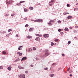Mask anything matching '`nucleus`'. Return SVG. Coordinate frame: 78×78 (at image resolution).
<instances>
[{"label":"nucleus","mask_w":78,"mask_h":78,"mask_svg":"<svg viewBox=\"0 0 78 78\" xmlns=\"http://www.w3.org/2000/svg\"><path fill=\"white\" fill-rule=\"evenodd\" d=\"M35 20V22H43V20H42V19H39Z\"/></svg>","instance_id":"1"},{"label":"nucleus","mask_w":78,"mask_h":78,"mask_svg":"<svg viewBox=\"0 0 78 78\" xmlns=\"http://www.w3.org/2000/svg\"><path fill=\"white\" fill-rule=\"evenodd\" d=\"M35 40L38 41L39 42H40L41 41V40H40V38L39 37H37L35 39Z\"/></svg>","instance_id":"2"},{"label":"nucleus","mask_w":78,"mask_h":78,"mask_svg":"<svg viewBox=\"0 0 78 78\" xmlns=\"http://www.w3.org/2000/svg\"><path fill=\"white\" fill-rule=\"evenodd\" d=\"M49 36V35L48 34H45L44 35V37L45 38H48V37Z\"/></svg>","instance_id":"3"},{"label":"nucleus","mask_w":78,"mask_h":78,"mask_svg":"<svg viewBox=\"0 0 78 78\" xmlns=\"http://www.w3.org/2000/svg\"><path fill=\"white\" fill-rule=\"evenodd\" d=\"M50 55V53H45V55H45H44L43 57L44 58V57H45V56H48V55Z\"/></svg>","instance_id":"4"},{"label":"nucleus","mask_w":78,"mask_h":78,"mask_svg":"<svg viewBox=\"0 0 78 78\" xmlns=\"http://www.w3.org/2000/svg\"><path fill=\"white\" fill-rule=\"evenodd\" d=\"M34 30V28H31L30 29L29 31H33Z\"/></svg>","instance_id":"5"},{"label":"nucleus","mask_w":78,"mask_h":78,"mask_svg":"<svg viewBox=\"0 0 78 78\" xmlns=\"http://www.w3.org/2000/svg\"><path fill=\"white\" fill-rule=\"evenodd\" d=\"M7 69L9 71L11 70V66H8Z\"/></svg>","instance_id":"6"},{"label":"nucleus","mask_w":78,"mask_h":78,"mask_svg":"<svg viewBox=\"0 0 78 78\" xmlns=\"http://www.w3.org/2000/svg\"><path fill=\"white\" fill-rule=\"evenodd\" d=\"M26 59H27V57H24L22 59L21 61H25Z\"/></svg>","instance_id":"7"},{"label":"nucleus","mask_w":78,"mask_h":78,"mask_svg":"<svg viewBox=\"0 0 78 78\" xmlns=\"http://www.w3.org/2000/svg\"><path fill=\"white\" fill-rule=\"evenodd\" d=\"M32 37L31 36L28 35L27 36V39H31V38H32Z\"/></svg>","instance_id":"8"},{"label":"nucleus","mask_w":78,"mask_h":78,"mask_svg":"<svg viewBox=\"0 0 78 78\" xmlns=\"http://www.w3.org/2000/svg\"><path fill=\"white\" fill-rule=\"evenodd\" d=\"M67 18L68 19H72V17L71 16H69L67 17Z\"/></svg>","instance_id":"9"},{"label":"nucleus","mask_w":78,"mask_h":78,"mask_svg":"<svg viewBox=\"0 0 78 78\" xmlns=\"http://www.w3.org/2000/svg\"><path fill=\"white\" fill-rule=\"evenodd\" d=\"M48 25H49V26H51V25H52V23H51L49 22L48 23Z\"/></svg>","instance_id":"10"},{"label":"nucleus","mask_w":78,"mask_h":78,"mask_svg":"<svg viewBox=\"0 0 78 78\" xmlns=\"http://www.w3.org/2000/svg\"><path fill=\"white\" fill-rule=\"evenodd\" d=\"M2 53L3 55H6V52L5 51H3L2 52Z\"/></svg>","instance_id":"11"},{"label":"nucleus","mask_w":78,"mask_h":78,"mask_svg":"<svg viewBox=\"0 0 78 78\" xmlns=\"http://www.w3.org/2000/svg\"><path fill=\"white\" fill-rule=\"evenodd\" d=\"M54 0H51L50 2H49V3H53L55 2Z\"/></svg>","instance_id":"12"},{"label":"nucleus","mask_w":78,"mask_h":78,"mask_svg":"<svg viewBox=\"0 0 78 78\" xmlns=\"http://www.w3.org/2000/svg\"><path fill=\"white\" fill-rule=\"evenodd\" d=\"M18 68H19V69H24V68L23 67H22L20 66H18Z\"/></svg>","instance_id":"13"},{"label":"nucleus","mask_w":78,"mask_h":78,"mask_svg":"<svg viewBox=\"0 0 78 78\" xmlns=\"http://www.w3.org/2000/svg\"><path fill=\"white\" fill-rule=\"evenodd\" d=\"M65 31H69V29L68 28H67L66 27L65 28Z\"/></svg>","instance_id":"14"},{"label":"nucleus","mask_w":78,"mask_h":78,"mask_svg":"<svg viewBox=\"0 0 78 78\" xmlns=\"http://www.w3.org/2000/svg\"><path fill=\"white\" fill-rule=\"evenodd\" d=\"M29 9H31V10H33V9L34 8H33V7H30L29 8Z\"/></svg>","instance_id":"15"},{"label":"nucleus","mask_w":78,"mask_h":78,"mask_svg":"<svg viewBox=\"0 0 78 78\" xmlns=\"http://www.w3.org/2000/svg\"><path fill=\"white\" fill-rule=\"evenodd\" d=\"M59 39H55L54 40V41H55V42H58L59 41Z\"/></svg>","instance_id":"16"},{"label":"nucleus","mask_w":78,"mask_h":78,"mask_svg":"<svg viewBox=\"0 0 78 78\" xmlns=\"http://www.w3.org/2000/svg\"><path fill=\"white\" fill-rule=\"evenodd\" d=\"M12 2H11L10 1H9L8 4H10V5H11V4H12Z\"/></svg>","instance_id":"17"},{"label":"nucleus","mask_w":78,"mask_h":78,"mask_svg":"<svg viewBox=\"0 0 78 78\" xmlns=\"http://www.w3.org/2000/svg\"><path fill=\"white\" fill-rule=\"evenodd\" d=\"M53 76H54V74H51L50 75V76H51V77H52Z\"/></svg>","instance_id":"18"},{"label":"nucleus","mask_w":78,"mask_h":78,"mask_svg":"<svg viewBox=\"0 0 78 78\" xmlns=\"http://www.w3.org/2000/svg\"><path fill=\"white\" fill-rule=\"evenodd\" d=\"M69 14V13H66V12H64V13H63V14L64 15H66V14Z\"/></svg>","instance_id":"19"},{"label":"nucleus","mask_w":78,"mask_h":78,"mask_svg":"<svg viewBox=\"0 0 78 78\" xmlns=\"http://www.w3.org/2000/svg\"><path fill=\"white\" fill-rule=\"evenodd\" d=\"M12 29H9L8 30V32H10V31H12Z\"/></svg>","instance_id":"20"},{"label":"nucleus","mask_w":78,"mask_h":78,"mask_svg":"<svg viewBox=\"0 0 78 78\" xmlns=\"http://www.w3.org/2000/svg\"><path fill=\"white\" fill-rule=\"evenodd\" d=\"M58 23H61V21H60V20H59L58 21Z\"/></svg>","instance_id":"21"},{"label":"nucleus","mask_w":78,"mask_h":78,"mask_svg":"<svg viewBox=\"0 0 78 78\" xmlns=\"http://www.w3.org/2000/svg\"><path fill=\"white\" fill-rule=\"evenodd\" d=\"M28 51H31V48H29L28 49Z\"/></svg>","instance_id":"22"},{"label":"nucleus","mask_w":78,"mask_h":78,"mask_svg":"<svg viewBox=\"0 0 78 78\" xmlns=\"http://www.w3.org/2000/svg\"><path fill=\"white\" fill-rule=\"evenodd\" d=\"M73 72V71H72V70H70L69 72V73H72Z\"/></svg>","instance_id":"23"},{"label":"nucleus","mask_w":78,"mask_h":78,"mask_svg":"<svg viewBox=\"0 0 78 78\" xmlns=\"http://www.w3.org/2000/svg\"><path fill=\"white\" fill-rule=\"evenodd\" d=\"M54 45V43L53 42H51V46H53V45Z\"/></svg>","instance_id":"24"},{"label":"nucleus","mask_w":78,"mask_h":78,"mask_svg":"<svg viewBox=\"0 0 78 78\" xmlns=\"http://www.w3.org/2000/svg\"><path fill=\"white\" fill-rule=\"evenodd\" d=\"M54 22V20H51L49 22H51H51Z\"/></svg>","instance_id":"25"},{"label":"nucleus","mask_w":78,"mask_h":78,"mask_svg":"<svg viewBox=\"0 0 78 78\" xmlns=\"http://www.w3.org/2000/svg\"><path fill=\"white\" fill-rule=\"evenodd\" d=\"M49 50L48 49H46L45 51L46 52H48L49 51Z\"/></svg>","instance_id":"26"},{"label":"nucleus","mask_w":78,"mask_h":78,"mask_svg":"<svg viewBox=\"0 0 78 78\" xmlns=\"http://www.w3.org/2000/svg\"><path fill=\"white\" fill-rule=\"evenodd\" d=\"M24 10L25 12H27V11H28L27 9H24Z\"/></svg>","instance_id":"27"},{"label":"nucleus","mask_w":78,"mask_h":78,"mask_svg":"<svg viewBox=\"0 0 78 78\" xmlns=\"http://www.w3.org/2000/svg\"><path fill=\"white\" fill-rule=\"evenodd\" d=\"M23 78H25V75H23Z\"/></svg>","instance_id":"28"},{"label":"nucleus","mask_w":78,"mask_h":78,"mask_svg":"<svg viewBox=\"0 0 78 78\" xmlns=\"http://www.w3.org/2000/svg\"><path fill=\"white\" fill-rule=\"evenodd\" d=\"M23 76V75H20V76L19 77H20V78H22Z\"/></svg>","instance_id":"29"},{"label":"nucleus","mask_w":78,"mask_h":78,"mask_svg":"<svg viewBox=\"0 0 78 78\" xmlns=\"http://www.w3.org/2000/svg\"><path fill=\"white\" fill-rule=\"evenodd\" d=\"M18 54L19 56H21V55H22V53H20Z\"/></svg>","instance_id":"30"},{"label":"nucleus","mask_w":78,"mask_h":78,"mask_svg":"<svg viewBox=\"0 0 78 78\" xmlns=\"http://www.w3.org/2000/svg\"><path fill=\"white\" fill-rule=\"evenodd\" d=\"M33 49L34 50H36V48H35V47H33Z\"/></svg>","instance_id":"31"},{"label":"nucleus","mask_w":78,"mask_h":78,"mask_svg":"<svg viewBox=\"0 0 78 78\" xmlns=\"http://www.w3.org/2000/svg\"><path fill=\"white\" fill-rule=\"evenodd\" d=\"M29 26V25L27 24L25 25V27H28Z\"/></svg>","instance_id":"32"},{"label":"nucleus","mask_w":78,"mask_h":78,"mask_svg":"<svg viewBox=\"0 0 78 78\" xmlns=\"http://www.w3.org/2000/svg\"><path fill=\"white\" fill-rule=\"evenodd\" d=\"M61 31H62V30L61 29H59L58 30V31H59V32H61Z\"/></svg>","instance_id":"33"},{"label":"nucleus","mask_w":78,"mask_h":78,"mask_svg":"<svg viewBox=\"0 0 78 78\" xmlns=\"http://www.w3.org/2000/svg\"><path fill=\"white\" fill-rule=\"evenodd\" d=\"M70 43H71V41H68V44L69 45V44H70Z\"/></svg>","instance_id":"34"},{"label":"nucleus","mask_w":78,"mask_h":78,"mask_svg":"<svg viewBox=\"0 0 78 78\" xmlns=\"http://www.w3.org/2000/svg\"><path fill=\"white\" fill-rule=\"evenodd\" d=\"M3 69V67L2 66H0V69Z\"/></svg>","instance_id":"35"},{"label":"nucleus","mask_w":78,"mask_h":78,"mask_svg":"<svg viewBox=\"0 0 78 78\" xmlns=\"http://www.w3.org/2000/svg\"><path fill=\"white\" fill-rule=\"evenodd\" d=\"M9 16V14H6L5 15V16L6 17H8Z\"/></svg>","instance_id":"36"},{"label":"nucleus","mask_w":78,"mask_h":78,"mask_svg":"<svg viewBox=\"0 0 78 78\" xmlns=\"http://www.w3.org/2000/svg\"><path fill=\"white\" fill-rule=\"evenodd\" d=\"M44 69L45 70H48V68H44Z\"/></svg>","instance_id":"37"},{"label":"nucleus","mask_w":78,"mask_h":78,"mask_svg":"<svg viewBox=\"0 0 78 78\" xmlns=\"http://www.w3.org/2000/svg\"><path fill=\"white\" fill-rule=\"evenodd\" d=\"M15 14L14 13H13L12 14H11V16H12V17L14 16Z\"/></svg>","instance_id":"38"},{"label":"nucleus","mask_w":78,"mask_h":78,"mask_svg":"<svg viewBox=\"0 0 78 78\" xmlns=\"http://www.w3.org/2000/svg\"><path fill=\"white\" fill-rule=\"evenodd\" d=\"M25 1H20V3H24Z\"/></svg>","instance_id":"39"},{"label":"nucleus","mask_w":78,"mask_h":78,"mask_svg":"<svg viewBox=\"0 0 78 78\" xmlns=\"http://www.w3.org/2000/svg\"><path fill=\"white\" fill-rule=\"evenodd\" d=\"M52 5H53V3H51L49 5V6H51Z\"/></svg>","instance_id":"40"},{"label":"nucleus","mask_w":78,"mask_h":78,"mask_svg":"<svg viewBox=\"0 0 78 78\" xmlns=\"http://www.w3.org/2000/svg\"><path fill=\"white\" fill-rule=\"evenodd\" d=\"M36 36H39V34H36Z\"/></svg>","instance_id":"41"},{"label":"nucleus","mask_w":78,"mask_h":78,"mask_svg":"<svg viewBox=\"0 0 78 78\" xmlns=\"http://www.w3.org/2000/svg\"><path fill=\"white\" fill-rule=\"evenodd\" d=\"M70 70V68H69L67 70V72H69Z\"/></svg>","instance_id":"42"},{"label":"nucleus","mask_w":78,"mask_h":78,"mask_svg":"<svg viewBox=\"0 0 78 78\" xmlns=\"http://www.w3.org/2000/svg\"><path fill=\"white\" fill-rule=\"evenodd\" d=\"M55 65H56V63H54L52 64V66H55Z\"/></svg>","instance_id":"43"},{"label":"nucleus","mask_w":78,"mask_h":78,"mask_svg":"<svg viewBox=\"0 0 78 78\" xmlns=\"http://www.w3.org/2000/svg\"><path fill=\"white\" fill-rule=\"evenodd\" d=\"M20 5V3H18L17 4V5H18V6H19V5Z\"/></svg>","instance_id":"44"},{"label":"nucleus","mask_w":78,"mask_h":78,"mask_svg":"<svg viewBox=\"0 0 78 78\" xmlns=\"http://www.w3.org/2000/svg\"><path fill=\"white\" fill-rule=\"evenodd\" d=\"M19 53H20V52H17V54H19Z\"/></svg>","instance_id":"45"},{"label":"nucleus","mask_w":78,"mask_h":78,"mask_svg":"<svg viewBox=\"0 0 78 78\" xmlns=\"http://www.w3.org/2000/svg\"><path fill=\"white\" fill-rule=\"evenodd\" d=\"M36 60H37V61H38V60H39V58H36Z\"/></svg>","instance_id":"46"},{"label":"nucleus","mask_w":78,"mask_h":78,"mask_svg":"<svg viewBox=\"0 0 78 78\" xmlns=\"http://www.w3.org/2000/svg\"><path fill=\"white\" fill-rule=\"evenodd\" d=\"M39 36V37H42V35H39V36Z\"/></svg>","instance_id":"47"},{"label":"nucleus","mask_w":78,"mask_h":78,"mask_svg":"<svg viewBox=\"0 0 78 78\" xmlns=\"http://www.w3.org/2000/svg\"><path fill=\"white\" fill-rule=\"evenodd\" d=\"M61 34H64V33L62 32H61Z\"/></svg>","instance_id":"48"},{"label":"nucleus","mask_w":78,"mask_h":78,"mask_svg":"<svg viewBox=\"0 0 78 78\" xmlns=\"http://www.w3.org/2000/svg\"><path fill=\"white\" fill-rule=\"evenodd\" d=\"M61 69V68H58V70H60Z\"/></svg>","instance_id":"49"},{"label":"nucleus","mask_w":78,"mask_h":78,"mask_svg":"<svg viewBox=\"0 0 78 78\" xmlns=\"http://www.w3.org/2000/svg\"><path fill=\"white\" fill-rule=\"evenodd\" d=\"M62 56H65L64 54H62Z\"/></svg>","instance_id":"50"},{"label":"nucleus","mask_w":78,"mask_h":78,"mask_svg":"<svg viewBox=\"0 0 78 78\" xmlns=\"http://www.w3.org/2000/svg\"><path fill=\"white\" fill-rule=\"evenodd\" d=\"M30 67H33L34 66L33 65H31L30 66Z\"/></svg>","instance_id":"51"},{"label":"nucleus","mask_w":78,"mask_h":78,"mask_svg":"<svg viewBox=\"0 0 78 78\" xmlns=\"http://www.w3.org/2000/svg\"><path fill=\"white\" fill-rule=\"evenodd\" d=\"M67 7H69V4H68L67 5Z\"/></svg>","instance_id":"52"},{"label":"nucleus","mask_w":78,"mask_h":78,"mask_svg":"<svg viewBox=\"0 0 78 78\" xmlns=\"http://www.w3.org/2000/svg\"><path fill=\"white\" fill-rule=\"evenodd\" d=\"M18 49L19 50H21V49H20V48H18Z\"/></svg>","instance_id":"53"},{"label":"nucleus","mask_w":78,"mask_h":78,"mask_svg":"<svg viewBox=\"0 0 78 78\" xmlns=\"http://www.w3.org/2000/svg\"><path fill=\"white\" fill-rule=\"evenodd\" d=\"M25 73H28V71H26Z\"/></svg>","instance_id":"54"},{"label":"nucleus","mask_w":78,"mask_h":78,"mask_svg":"<svg viewBox=\"0 0 78 78\" xmlns=\"http://www.w3.org/2000/svg\"><path fill=\"white\" fill-rule=\"evenodd\" d=\"M74 39H75V40H76L77 39L76 37H75L74 38Z\"/></svg>","instance_id":"55"},{"label":"nucleus","mask_w":78,"mask_h":78,"mask_svg":"<svg viewBox=\"0 0 78 78\" xmlns=\"http://www.w3.org/2000/svg\"><path fill=\"white\" fill-rule=\"evenodd\" d=\"M25 20H27V18H25L24 19Z\"/></svg>","instance_id":"56"},{"label":"nucleus","mask_w":78,"mask_h":78,"mask_svg":"<svg viewBox=\"0 0 78 78\" xmlns=\"http://www.w3.org/2000/svg\"><path fill=\"white\" fill-rule=\"evenodd\" d=\"M6 3H8L9 2H8V1H6Z\"/></svg>","instance_id":"57"},{"label":"nucleus","mask_w":78,"mask_h":78,"mask_svg":"<svg viewBox=\"0 0 78 78\" xmlns=\"http://www.w3.org/2000/svg\"><path fill=\"white\" fill-rule=\"evenodd\" d=\"M16 36L17 37H19V35H16Z\"/></svg>","instance_id":"58"},{"label":"nucleus","mask_w":78,"mask_h":78,"mask_svg":"<svg viewBox=\"0 0 78 78\" xmlns=\"http://www.w3.org/2000/svg\"><path fill=\"white\" fill-rule=\"evenodd\" d=\"M69 28H70V29H72L73 28L72 27H70Z\"/></svg>","instance_id":"59"},{"label":"nucleus","mask_w":78,"mask_h":78,"mask_svg":"<svg viewBox=\"0 0 78 78\" xmlns=\"http://www.w3.org/2000/svg\"><path fill=\"white\" fill-rule=\"evenodd\" d=\"M69 76H72V74H70V75H69Z\"/></svg>","instance_id":"60"},{"label":"nucleus","mask_w":78,"mask_h":78,"mask_svg":"<svg viewBox=\"0 0 78 78\" xmlns=\"http://www.w3.org/2000/svg\"><path fill=\"white\" fill-rule=\"evenodd\" d=\"M31 21H34V22H35V21H36L35 20H31Z\"/></svg>","instance_id":"61"},{"label":"nucleus","mask_w":78,"mask_h":78,"mask_svg":"<svg viewBox=\"0 0 78 78\" xmlns=\"http://www.w3.org/2000/svg\"><path fill=\"white\" fill-rule=\"evenodd\" d=\"M74 11H76V9H74Z\"/></svg>","instance_id":"62"},{"label":"nucleus","mask_w":78,"mask_h":78,"mask_svg":"<svg viewBox=\"0 0 78 78\" xmlns=\"http://www.w3.org/2000/svg\"><path fill=\"white\" fill-rule=\"evenodd\" d=\"M76 11H78V8H76Z\"/></svg>","instance_id":"63"},{"label":"nucleus","mask_w":78,"mask_h":78,"mask_svg":"<svg viewBox=\"0 0 78 78\" xmlns=\"http://www.w3.org/2000/svg\"><path fill=\"white\" fill-rule=\"evenodd\" d=\"M38 5H41V3H38Z\"/></svg>","instance_id":"64"}]
</instances>
